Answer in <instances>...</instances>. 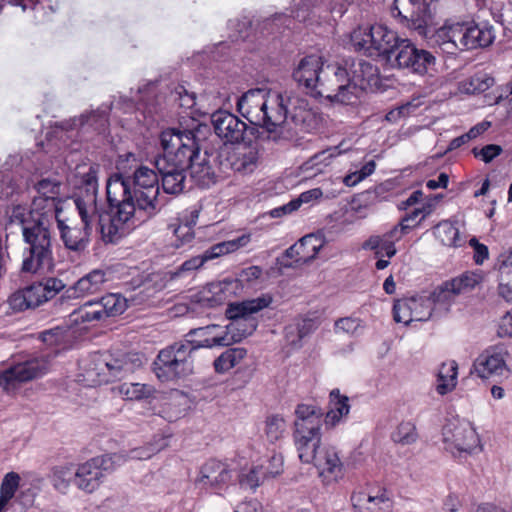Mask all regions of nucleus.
<instances>
[{
  "instance_id": "obj_23",
  "label": "nucleus",
  "mask_w": 512,
  "mask_h": 512,
  "mask_svg": "<svg viewBox=\"0 0 512 512\" xmlns=\"http://www.w3.org/2000/svg\"><path fill=\"white\" fill-rule=\"evenodd\" d=\"M507 355L508 352L504 347H490L475 359L472 372L482 379L507 375L509 372L505 361Z\"/></svg>"
},
{
  "instance_id": "obj_6",
  "label": "nucleus",
  "mask_w": 512,
  "mask_h": 512,
  "mask_svg": "<svg viewBox=\"0 0 512 512\" xmlns=\"http://www.w3.org/2000/svg\"><path fill=\"white\" fill-rule=\"evenodd\" d=\"M116 179L118 182L125 184L126 194L130 198L128 202L138 210V213L150 218L160 210L159 179L154 170L147 166H140L132 176L114 173L108 178L107 182Z\"/></svg>"
},
{
  "instance_id": "obj_59",
  "label": "nucleus",
  "mask_w": 512,
  "mask_h": 512,
  "mask_svg": "<svg viewBox=\"0 0 512 512\" xmlns=\"http://www.w3.org/2000/svg\"><path fill=\"white\" fill-rule=\"evenodd\" d=\"M323 0H293L292 14L299 21H305L311 8L316 7Z\"/></svg>"
},
{
  "instance_id": "obj_24",
  "label": "nucleus",
  "mask_w": 512,
  "mask_h": 512,
  "mask_svg": "<svg viewBox=\"0 0 512 512\" xmlns=\"http://www.w3.org/2000/svg\"><path fill=\"white\" fill-rule=\"evenodd\" d=\"M211 123L216 135L226 143H239L244 140L247 124L236 115L218 110L211 115Z\"/></svg>"
},
{
  "instance_id": "obj_7",
  "label": "nucleus",
  "mask_w": 512,
  "mask_h": 512,
  "mask_svg": "<svg viewBox=\"0 0 512 512\" xmlns=\"http://www.w3.org/2000/svg\"><path fill=\"white\" fill-rule=\"evenodd\" d=\"M404 39L383 24L360 25L350 33V43L355 51L367 56H379L387 64Z\"/></svg>"
},
{
  "instance_id": "obj_30",
  "label": "nucleus",
  "mask_w": 512,
  "mask_h": 512,
  "mask_svg": "<svg viewBox=\"0 0 512 512\" xmlns=\"http://www.w3.org/2000/svg\"><path fill=\"white\" fill-rule=\"evenodd\" d=\"M346 65H349L350 81L357 88L358 100L363 90L377 84L379 69L376 65L363 59L352 60L350 64L347 61Z\"/></svg>"
},
{
  "instance_id": "obj_5",
  "label": "nucleus",
  "mask_w": 512,
  "mask_h": 512,
  "mask_svg": "<svg viewBox=\"0 0 512 512\" xmlns=\"http://www.w3.org/2000/svg\"><path fill=\"white\" fill-rule=\"evenodd\" d=\"M54 218L37 217L36 222L23 229L25 243L21 271L24 273H41L54 267L52 227Z\"/></svg>"
},
{
  "instance_id": "obj_13",
  "label": "nucleus",
  "mask_w": 512,
  "mask_h": 512,
  "mask_svg": "<svg viewBox=\"0 0 512 512\" xmlns=\"http://www.w3.org/2000/svg\"><path fill=\"white\" fill-rule=\"evenodd\" d=\"M123 455H101L87 460L76 467L75 486L88 494L95 492L105 477L123 465Z\"/></svg>"
},
{
  "instance_id": "obj_38",
  "label": "nucleus",
  "mask_w": 512,
  "mask_h": 512,
  "mask_svg": "<svg viewBox=\"0 0 512 512\" xmlns=\"http://www.w3.org/2000/svg\"><path fill=\"white\" fill-rule=\"evenodd\" d=\"M250 242L251 234H242L235 239L222 241L212 245L210 248L203 252L202 256L205 259V262H207L221 256L234 253L239 249L246 247Z\"/></svg>"
},
{
  "instance_id": "obj_53",
  "label": "nucleus",
  "mask_w": 512,
  "mask_h": 512,
  "mask_svg": "<svg viewBox=\"0 0 512 512\" xmlns=\"http://www.w3.org/2000/svg\"><path fill=\"white\" fill-rule=\"evenodd\" d=\"M164 444L154 445L148 444L143 447H138L129 450L128 452L122 451L119 453H113L112 455H123L125 462L128 460H147L151 458L154 454L163 449Z\"/></svg>"
},
{
  "instance_id": "obj_50",
  "label": "nucleus",
  "mask_w": 512,
  "mask_h": 512,
  "mask_svg": "<svg viewBox=\"0 0 512 512\" xmlns=\"http://www.w3.org/2000/svg\"><path fill=\"white\" fill-rule=\"evenodd\" d=\"M264 433L267 440L275 443L286 433V422L279 414H272L265 420Z\"/></svg>"
},
{
  "instance_id": "obj_47",
  "label": "nucleus",
  "mask_w": 512,
  "mask_h": 512,
  "mask_svg": "<svg viewBox=\"0 0 512 512\" xmlns=\"http://www.w3.org/2000/svg\"><path fill=\"white\" fill-rule=\"evenodd\" d=\"M342 153L338 146L330 147L320 151L310 157L304 164L305 170H315V173H320L325 167L330 165L331 160Z\"/></svg>"
},
{
  "instance_id": "obj_21",
  "label": "nucleus",
  "mask_w": 512,
  "mask_h": 512,
  "mask_svg": "<svg viewBox=\"0 0 512 512\" xmlns=\"http://www.w3.org/2000/svg\"><path fill=\"white\" fill-rule=\"evenodd\" d=\"M434 308L429 295H416L395 301L394 320L405 325L413 321H427L432 317Z\"/></svg>"
},
{
  "instance_id": "obj_48",
  "label": "nucleus",
  "mask_w": 512,
  "mask_h": 512,
  "mask_svg": "<svg viewBox=\"0 0 512 512\" xmlns=\"http://www.w3.org/2000/svg\"><path fill=\"white\" fill-rule=\"evenodd\" d=\"M483 280L481 272L466 271L461 275L449 280L458 295L472 291Z\"/></svg>"
},
{
  "instance_id": "obj_39",
  "label": "nucleus",
  "mask_w": 512,
  "mask_h": 512,
  "mask_svg": "<svg viewBox=\"0 0 512 512\" xmlns=\"http://www.w3.org/2000/svg\"><path fill=\"white\" fill-rule=\"evenodd\" d=\"M106 282V274L103 270L96 269L80 278L67 292L73 291L75 297H81L98 292Z\"/></svg>"
},
{
  "instance_id": "obj_52",
  "label": "nucleus",
  "mask_w": 512,
  "mask_h": 512,
  "mask_svg": "<svg viewBox=\"0 0 512 512\" xmlns=\"http://www.w3.org/2000/svg\"><path fill=\"white\" fill-rule=\"evenodd\" d=\"M258 465L261 467L263 479L272 478L283 472L284 459L280 453L273 452L269 458Z\"/></svg>"
},
{
  "instance_id": "obj_44",
  "label": "nucleus",
  "mask_w": 512,
  "mask_h": 512,
  "mask_svg": "<svg viewBox=\"0 0 512 512\" xmlns=\"http://www.w3.org/2000/svg\"><path fill=\"white\" fill-rule=\"evenodd\" d=\"M243 348H229L214 360V369L217 373H225L237 366L246 356Z\"/></svg>"
},
{
  "instance_id": "obj_61",
  "label": "nucleus",
  "mask_w": 512,
  "mask_h": 512,
  "mask_svg": "<svg viewBox=\"0 0 512 512\" xmlns=\"http://www.w3.org/2000/svg\"><path fill=\"white\" fill-rule=\"evenodd\" d=\"M174 235L176 237L175 247L180 248L187 243H190L194 238L193 228L189 225H185L184 223H180L174 229Z\"/></svg>"
},
{
  "instance_id": "obj_2",
  "label": "nucleus",
  "mask_w": 512,
  "mask_h": 512,
  "mask_svg": "<svg viewBox=\"0 0 512 512\" xmlns=\"http://www.w3.org/2000/svg\"><path fill=\"white\" fill-rule=\"evenodd\" d=\"M271 303L272 297L269 295L231 303L226 310L231 320L230 324H212L193 329L189 334H194L199 339L188 342L194 351L198 348L225 347L240 342L257 328L258 323L252 315L267 308Z\"/></svg>"
},
{
  "instance_id": "obj_22",
  "label": "nucleus",
  "mask_w": 512,
  "mask_h": 512,
  "mask_svg": "<svg viewBox=\"0 0 512 512\" xmlns=\"http://www.w3.org/2000/svg\"><path fill=\"white\" fill-rule=\"evenodd\" d=\"M312 462L325 485L337 483L344 478V464L335 447L324 446L320 448Z\"/></svg>"
},
{
  "instance_id": "obj_12",
  "label": "nucleus",
  "mask_w": 512,
  "mask_h": 512,
  "mask_svg": "<svg viewBox=\"0 0 512 512\" xmlns=\"http://www.w3.org/2000/svg\"><path fill=\"white\" fill-rule=\"evenodd\" d=\"M315 97H325L332 102L355 104L357 88L350 81V73L341 66L327 64L314 92Z\"/></svg>"
},
{
  "instance_id": "obj_26",
  "label": "nucleus",
  "mask_w": 512,
  "mask_h": 512,
  "mask_svg": "<svg viewBox=\"0 0 512 512\" xmlns=\"http://www.w3.org/2000/svg\"><path fill=\"white\" fill-rule=\"evenodd\" d=\"M232 170L242 174L255 171L260 161V148L257 142H249L234 147L226 158Z\"/></svg>"
},
{
  "instance_id": "obj_35",
  "label": "nucleus",
  "mask_w": 512,
  "mask_h": 512,
  "mask_svg": "<svg viewBox=\"0 0 512 512\" xmlns=\"http://www.w3.org/2000/svg\"><path fill=\"white\" fill-rule=\"evenodd\" d=\"M351 501L359 512H390L392 505L384 494L371 496L363 492L353 494Z\"/></svg>"
},
{
  "instance_id": "obj_62",
  "label": "nucleus",
  "mask_w": 512,
  "mask_h": 512,
  "mask_svg": "<svg viewBox=\"0 0 512 512\" xmlns=\"http://www.w3.org/2000/svg\"><path fill=\"white\" fill-rule=\"evenodd\" d=\"M360 327V320L351 317L341 318L335 323L336 332H344L347 334H355Z\"/></svg>"
},
{
  "instance_id": "obj_18",
  "label": "nucleus",
  "mask_w": 512,
  "mask_h": 512,
  "mask_svg": "<svg viewBox=\"0 0 512 512\" xmlns=\"http://www.w3.org/2000/svg\"><path fill=\"white\" fill-rule=\"evenodd\" d=\"M37 195L33 198L34 213L48 218H57L62 213V182L48 177L35 184Z\"/></svg>"
},
{
  "instance_id": "obj_25",
  "label": "nucleus",
  "mask_w": 512,
  "mask_h": 512,
  "mask_svg": "<svg viewBox=\"0 0 512 512\" xmlns=\"http://www.w3.org/2000/svg\"><path fill=\"white\" fill-rule=\"evenodd\" d=\"M325 66L321 56H306L300 60L297 67L294 69L293 79L300 86H303L311 95H314Z\"/></svg>"
},
{
  "instance_id": "obj_32",
  "label": "nucleus",
  "mask_w": 512,
  "mask_h": 512,
  "mask_svg": "<svg viewBox=\"0 0 512 512\" xmlns=\"http://www.w3.org/2000/svg\"><path fill=\"white\" fill-rule=\"evenodd\" d=\"M466 23L445 24L437 31V37L445 46L444 50L453 53L454 50H464Z\"/></svg>"
},
{
  "instance_id": "obj_60",
  "label": "nucleus",
  "mask_w": 512,
  "mask_h": 512,
  "mask_svg": "<svg viewBox=\"0 0 512 512\" xmlns=\"http://www.w3.org/2000/svg\"><path fill=\"white\" fill-rule=\"evenodd\" d=\"M20 476L16 472L7 473L1 483L0 494L12 499L19 487Z\"/></svg>"
},
{
  "instance_id": "obj_11",
  "label": "nucleus",
  "mask_w": 512,
  "mask_h": 512,
  "mask_svg": "<svg viewBox=\"0 0 512 512\" xmlns=\"http://www.w3.org/2000/svg\"><path fill=\"white\" fill-rule=\"evenodd\" d=\"M65 286L57 277H44L12 292L7 303L14 312L35 309L53 299Z\"/></svg>"
},
{
  "instance_id": "obj_49",
  "label": "nucleus",
  "mask_w": 512,
  "mask_h": 512,
  "mask_svg": "<svg viewBox=\"0 0 512 512\" xmlns=\"http://www.w3.org/2000/svg\"><path fill=\"white\" fill-rule=\"evenodd\" d=\"M120 393L128 400H142L154 395L156 389L150 384L123 383L120 385Z\"/></svg>"
},
{
  "instance_id": "obj_45",
  "label": "nucleus",
  "mask_w": 512,
  "mask_h": 512,
  "mask_svg": "<svg viewBox=\"0 0 512 512\" xmlns=\"http://www.w3.org/2000/svg\"><path fill=\"white\" fill-rule=\"evenodd\" d=\"M435 237L445 246H461L462 240L458 228L450 221H442L433 228Z\"/></svg>"
},
{
  "instance_id": "obj_20",
  "label": "nucleus",
  "mask_w": 512,
  "mask_h": 512,
  "mask_svg": "<svg viewBox=\"0 0 512 512\" xmlns=\"http://www.w3.org/2000/svg\"><path fill=\"white\" fill-rule=\"evenodd\" d=\"M49 370L48 360L41 356L17 363L0 373V387L9 390L15 383L27 382L45 375Z\"/></svg>"
},
{
  "instance_id": "obj_42",
  "label": "nucleus",
  "mask_w": 512,
  "mask_h": 512,
  "mask_svg": "<svg viewBox=\"0 0 512 512\" xmlns=\"http://www.w3.org/2000/svg\"><path fill=\"white\" fill-rule=\"evenodd\" d=\"M458 364L452 360L443 363L438 372L436 390L440 395H445L452 391L457 385Z\"/></svg>"
},
{
  "instance_id": "obj_51",
  "label": "nucleus",
  "mask_w": 512,
  "mask_h": 512,
  "mask_svg": "<svg viewBox=\"0 0 512 512\" xmlns=\"http://www.w3.org/2000/svg\"><path fill=\"white\" fill-rule=\"evenodd\" d=\"M264 480L265 479L262 478V471L259 465H255L249 470L241 471L238 476L240 487L246 490H251L252 492H254Z\"/></svg>"
},
{
  "instance_id": "obj_33",
  "label": "nucleus",
  "mask_w": 512,
  "mask_h": 512,
  "mask_svg": "<svg viewBox=\"0 0 512 512\" xmlns=\"http://www.w3.org/2000/svg\"><path fill=\"white\" fill-rule=\"evenodd\" d=\"M110 111L109 106H101L97 110L89 113H84L78 118L72 120L71 128H84L91 127L98 134H103L108 130L109 120L108 114Z\"/></svg>"
},
{
  "instance_id": "obj_10",
  "label": "nucleus",
  "mask_w": 512,
  "mask_h": 512,
  "mask_svg": "<svg viewBox=\"0 0 512 512\" xmlns=\"http://www.w3.org/2000/svg\"><path fill=\"white\" fill-rule=\"evenodd\" d=\"M194 349L187 342L174 343L158 353L153 362V371L161 382H170L193 373Z\"/></svg>"
},
{
  "instance_id": "obj_57",
  "label": "nucleus",
  "mask_w": 512,
  "mask_h": 512,
  "mask_svg": "<svg viewBox=\"0 0 512 512\" xmlns=\"http://www.w3.org/2000/svg\"><path fill=\"white\" fill-rule=\"evenodd\" d=\"M376 168V163L374 160L368 161L366 164L362 166L360 170L349 173L343 179V182L348 187H353L357 185L359 182L370 176L374 173Z\"/></svg>"
},
{
  "instance_id": "obj_16",
  "label": "nucleus",
  "mask_w": 512,
  "mask_h": 512,
  "mask_svg": "<svg viewBox=\"0 0 512 512\" xmlns=\"http://www.w3.org/2000/svg\"><path fill=\"white\" fill-rule=\"evenodd\" d=\"M445 449L451 454L472 453L480 447L479 436L473 425L466 420H449L442 430Z\"/></svg>"
},
{
  "instance_id": "obj_40",
  "label": "nucleus",
  "mask_w": 512,
  "mask_h": 512,
  "mask_svg": "<svg viewBox=\"0 0 512 512\" xmlns=\"http://www.w3.org/2000/svg\"><path fill=\"white\" fill-rule=\"evenodd\" d=\"M495 83L492 76L484 71H478L473 75L458 82V90L464 94L483 93Z\"/></svg>"
},
{
  "instance_id": "obj_54",
  "label": "nucleus",
  "mask_w": 512,
  "mask_h": 512,
  "mask_svg": "<svg viewBox=\"0 0 512 512\" xmlns=\"http://www.w3.org/2000/svg\"><path fill=\"white\" fill-rule=\"evenodd\" d=\"M393 440L403 445H409L416 442L418 433L416 426L410 421L401 422L393 433Z\"/></svg>"
},
{
  "instance_id": "obj_29",
  "label": "nucleus",
  "mask_w": 512,
  "mask_h": 512,
  "mask_svg": "<svg viewBox=\"0 0 512 512\" xmlns=\"http://www.w3.org/2000/svg\"><path fill=\"white\" fill-rule=\"evenodd\" d=\"M324 246V239L318 234H308L286 250V256L302 265L314 260Z\"/></svg>"
},
{
  "instance_id": "obj_58",
  "label": "nucleus",
  "mask_w": 512,
  "mask_h": 512,
  "mask_svg": "<svg viewBox=\"0 0 512 512\" xmlns=\"http://www.w3.org/2000/svg\"><path fill=\"white\" fill-rule=\"evenodd\" d=\"M503 149L501 146L496 144H488L482 148L474 147L472 149V154L475 158L481 159L485 163H490L496 157H498L502 153Z\"/></svg>"
},
{
  "instance_id": "obj_9",
  "label": "nucleus",
  "mask_w": 512,
  "mask_h": 512,
  "mask_svg": "<svg viewBox=\"0 0 512 512\" xmlns=\"http://www.w3.org/2000/svg\"><path fill=\"white\" fill-rule=\"evenodd\" d=\"M141 365L142 361L137 353L115 351L96 355L86 370L85 377L92 385H101L122 379Z\"/></svg>"
},
{
  "instance_id": "obj_15",
  "label": "nucleus",
  "mask_w": 512,
  "mask_h": 512,
  "mask_svg": "<svg viewBox=\"0 0 512 512\" xmlns=\"http://www.w3.org/2000/svg\"><path fill=\"white\" fill-rule=\"evenodd\" d=\"M126 308L127 300L119 294L111 293L84 303L71 314V317L77 323H91L120 315Z\"/></svg>"
},
{
  "instance_id": "obj_17",
  "label": "nucleus",
  "mask_w": 512,
  "mask_h": 512,
  "mask_svg": "<svg viewBox=\"0 0 512 512\" xmlns=\"http://www.w3.org/2000/svg\"><path fill=\"white\" fill-rule=\"evenodd\" d=\"M435 57L424 49H418L408 38L398 47L395 55L390 58L391 68L406 69L411 73L424 75L435 66Z\"/></svg>"
},
{
  "instance_id": "obj_14",
  "label": "nucleus",
  "mask_w": 512,
  "mask_h": 512,
  "mask_svg": "<svg viewBox=\"0 0 512 512\" xmlns=\"http://www.w3.org/2000/svg\"><path fill=\"white\" fill-rule=\"evenodd\" d=\"M436 0H394L392 16L400 23L416 31L420 36L427 35V27L432 16V5Z\"/></svg>"
},
{
  "instance_id": "obj_28",
  "label": "nucleus",
  "mask_w": 512,
  "mask_h": 512,
  "mask_svg": "<svg viewBox=\"0 0 512 512\" xmlns=\"http://www.w3.org/2000/svg\"><path fill=\"white\" fill-rule=\"evenodd\" d=\"M74 203L81 223L93 230L103 220L105 208L99 203L98 195L75 194Z\"/></svg>"
},
{
  "instance_id": "obj_46",
  "label": "nucleus",
  "mask_w": 512,
  "mask_h": 512,
  "mask_svg": "<svg viewBox=\"0 0 512 512\" xmlns=\"http://www.w3.org/2000/svg\"><path fill=\"white\" fill-rule=\"evenodd\" d=\"M8 220L10 224H18L21 226V231L28 226V224L37 221V217L41 219V215L34 213V205L31 204L30 209L26 206L17 204L13 205L7 210Z\"/></svg>"
},
{
  "instance_id": "obj_19",
  "label": "nucleus",
  "mask_w": 512,
  "mask_h": 512,
  "mask_svg": "<svg viewBox=\"0 0 512 512\" xmlns=\"http://www.w3.org/2000/svg\"><path fill=\"white\" fill-rule=\"evenodd\" d=\"M287 121L283 124L280 139L286 138L285 131L295 129L300 132H311L317 128L319 117L308 105L305 99L287 95Z\"/></svg>"
},
{
  "instance_id": "obj_4",
  "label": "nucleus",
  "mask_w": 512,
  "mask_h": 512,
  "mask_svg": "<svg viewBox=\"0 0 512 512\" xmlns=\"http://www.w3.org/2000/svg\"><path fill=\"white\" fill-rule=\"evenodd\" d=\"M122 183L117 179L106 182V196L111 214L105 212L103 220L96 227L105 243L119 242L137 226L138 210L128 202L127 188Z\"/></svg>"
},
{
  "instance_id": "obj_34",
  "label": "nucleus",
  "mask_w": 512,
  "mask_h": 512,
  "mask_svg": "<svg viewBox=\"0 0 512 512\" xmlns=\"http://www.w3.org/2000/svg\"><path fill=\"white\" fill-rule=\"evenodd\" d=\"M99 165H78L76 167L75 178L78 192L76 194L98 195V173Z\"/></svg>"
},
{
  "instance_id": "obj_36",
  "label": "nucleus",
  "mask_w": 512,
  "mask_h": 512,
  "mask_svg": "<svg viewBox=\"0 0 512 512\" xmlns=\"http://www.w3.org/2000/svg\"><path fill=\"white\" fill-rule=\"evenodd\" d=\"M349 412V398L342 395L339 389H333L329 394V410L325 415L326 425L336 426Z\"/></svg>"
},
{
  "instance_id": "obj_37",
  "label": "nucleus",
  "mask_w": 512,
  "mask_h": 512,
  "mask_svg": "<svg viewBox=\"0 0 512 512\" xmlns=\"http://www.w3.org/2000/svg\"><path fill=\"white\" fill-rule=\"evenodd\" d=\"M250 242L251 234H242L235 239L222 241L212 245L210 248L203 252L202 256L205 259V262H207L221 256L234 253L239 249L246 247Z\"/></svg>"
},
{
  "instance_id": "obj_3",
  "label": "nucleus",
  "mask_w": 512,
  "mask_h": 512,
  "mask_svg": "<svg viewBox=\"0 0 512 512\" xmlns=\"http://www.w3.org/2000/svg\"><path fill=\"white\" fill-rule=\"evenodd\" d=\"M287 93L255 88L245 92L237 102L238 112L250 124L264 128L277 141L287 121Z\"/></svg>"
},
{
  "instance_id": "obj_55",
  "label": "nucleus",
  "mask_w": 512,
  "mask_h": 512,
  "mask_svg": "<svg viewBox=\"0 0 512 512\" xmlns=\"http://www.w3.org/2000/svg\"><path fill=\"white\" fill-rule=\"evenodd\" d=\"M499 294L507 302H512V268L499 266Z\"/></svg>"
},
{
  "instance_id": "obj_64",
  "label": "nucleus",
  "mask_w": 512,
  "mask_h": 512,
  "mask_svg": "<svg viewBox=\"0 0 512 512\" xmlns=\"http://www.w3.org/2000/svg\"><path fill=\"white\" fill-rule=\"evenodd\" d=\"M299 324H296L295 319L292 320L284 329L285 339L287 342L295 347L301 346L302 338L299 333Z\"/></svg>"
},
{
  "instance_id": "obj_8",
  "label": "nucleus",
  "mask_w": 512,
  "mask_h": 512,
  "mask_svg": "<svg viewBox=\"0 0 512 512\" xmlns=\"http://www.w3.org/2000/svg\"><path fill=\"white\" fill-rule=\"evenodd\" d=\"M293 439L299 459L311 463L319 451L323 412L315 405L299 404L295 410Z\"/></svg>"
},
{
  "instance_id": "obj_56",
  "label": "nucleus",
  "mask_w": 512,
  "mask_h": 512,
  "mask_svg": "<svg viewBox=\"0 0 512 512\" xmlns=\"http://www.w3.org/2000/svg\"><path fill=\"white\" fill-rule=\"evenodd\" d=\"M205 263L206 262L202 254L194 256L184 261L175 271L170 272V279H176L178 277L191 274L201 268Z\"/></svg>"
},
{
  "instance_id": "obj_43",
  "label": "nucleus",
  "mask_w": 512,
  "mask_h": 512,
  "mask_svg": "<svg viewBox=\"0 0 512 512\" xmlns=\"http://www.w3.org/2000/svg\"><path fill=\"white\" fill-rule=\"evenodd\" d=\"M76 468L73 464H63L53 467L51 481L56 490L65 493L70 484L75 485Z\"/></svg>"
},
{
  "instance_id": "obj_1",
  "label": "nucleus",
  "mask_w": 512,
  "mask_h": 512,
  "mask_svg": "<svg viewBox=\"0 0 512 512\" xmlns=\"http://www.w3.org/2000/svg\"><path fill=\"white\" fill-rule=\"evenodd\" d=\"M194 129L169 128L161 132L162 155L156 157L155 167L161 176L162 188L167 194H179L184 189L187 169L191 178L202 187L216 182V166L219 154L216 151L201 153L197 133Z\"/></svg>"
},
{
  "instance_id": "obj_63",
  "label": "nucleus",
  "mask_w": 512,
  "mask_h": 512,
  "mask_svg": "<svg viewBox=\"0 0 512 512\" xmlns=\"http://www.w3.org/2000/svg\"><path fill=\"white\" fill-rule=\"evenodd\" d=\"M476 35L478 40V47L489 46L495 38L492 27L486 24L476 25Z\"/></svg>"
},
{
  "instance_id": "obj_27",
  "label": "nucleus",
  "mask_w": 512,
  "mask_h": 512,
  "mask_svg": "<svg viewBox=\"0 0 512 512\" xmlns=\"http://www.w3.org/2000/svg\"><path fill=\"white\" fill-rule=\"evenodd\" d=\"M54 222L57 223L61 240L67 249L72 251H82L85 249L92 232L90 228L84 224L79 226L71 223L69 219L62 218V213H59V216L54 218Z\"/></svg>"
},
{
  "instance_id": "obj_31",
  "label": "nucleus",
  "mask_w": 512,
  "mask_h": 512,
  "mask_svg": "<svg viewBox=\"0 0 512 512\" xmlns=\"http://www.w3.org/2000/svg\"><path fill=\"white\" fill-rule=\"evenodd\" d=\"M232 479V471L228 465L211 459L208 460L200 469L197 482L203 486L215 489H221L227 485Z\"/></svg>"
},
{
  "instance_id": "obj_41",
  "label": "nucleus",
  "mask_w": 512,
  "mask_h": 512,
  "mask_svg": "<svg viewBox=\"0 0 512 512\" xmlns=\"http://www.w3.org/2000/svg\"><path fill=\"white\" fill-rule=\"evenodd\" d=\"M433 308L438 307L448 312L459 296L449 280L437 286L430 294Z\"/></svg>"
}]
</instances>
